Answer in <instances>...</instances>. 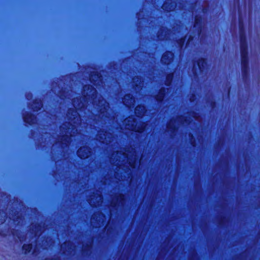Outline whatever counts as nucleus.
<instances>
[{
	"label": "nucleus",
	"instance_id": "f257e3e1",
	"mask_svg": "<svg viewBox=\"0 0 260 260\" xmlns=\"http://www.w3.org/2000/svg\"><path fill=\"white\" fill-rule=\"evenodd\" d=\"M82 98H75L73 103L76 109H82L87 106L88 102L96 106V109L100 112L99 115L101 120L106 122V119L110 118L111 110L110 109L109 104L103 99L101 95H97L96 91L94 88L90 85H85L83 87Z\"/></svg>",
	"mask_w": 260,
	"mask_h": 260
},
{
	"label": "nucleus",
	"instance_id": "f03ea898",
	"mask_svg": "<svg viewBox=\"0 0 260 260\" xmlns=\"http://www.w3.org/2000/svg\"><path fill=\"white\" fill-rule=\"evenodd\" d=\"M67 117L71 121L65 122L60 127V134L58 141L62 147L64 148L69 146L71 142L70 136H73L78 132L77 127L85 128V123H82L80 116L77 112L73 109H70L67 113Z\"/></svg>",
	"mask_w": 260,
	"mask_h": 260
},
{
	"label": "nucleus",
	"instance_id": "7ed1b4c3",
	"mask_svg": "<svg viewBox=\"0 0 260 260\" xmlns=\"http://www.w3.org/2000/svg\"><path fill=\"white\" fill-rule=\"evenodd\" d=\"M140 153L133 146L123 150L114 151L110 155V160L113 161L124 162L127 159V162L134 161L135 162L139 158Z\"/></svg>",
	"mask_w": 260,
	"mask_h": 260
},
{
	"label": "nucleus",
	"instance_id": "20e7f679",
	"mask_svg": "<svg viewBox=\"0 0 260 260\" xmlns=\"http://www.w3.org/2000/svg\"><path fill=\"white\" fill-rule=\"evenodd\" d=\"M191 121L192 119H191L190 114H188L185 116L178 117L176 119H172L168 124L167 132L172 136V134L175 132L180 124L189 123Z\"/></svg>",
	"mask_w": 260,
	"mask_h": 260
},
{
	"label": "nucleus",
	"instance_id": "39448f33",
	"mask_svg": "<svg viewBox=\"0 0 260 260\" xmlns=\"http://www.w3.org/2000/svg\"><path fill=\"white\" fill-rule=\"evenodd\" d=\"M146 124L144 122H137L133 117H128L122 121L121 128L128 129L139 133L143 132L146 127Z\"/></svg>",
	"mask_w": 260,
	"mask_h": 260
},
{
	"label": "nucleus",
	"instance_id": "423d86ee",
	"mask_svg": "<svg viewBox=\"0 0 260 260\" xmlns=\"http://www.w3.org/2000/svg\"><path fill=\"white\" fill-rule=\"evenodd\" d=\"M241 66L242 74L243 77L245 78L248 72V62L247 56V45L245 43V38L243 36L241 38Z\"/></svg>",
	"mask_w": 260,
	"mask_h": 260
},
{
	"label": "nucleus",
	"instance_id": "0eeeda50",
	"mask_svg": "<svg viewBox=\"0 0 260 260\" xmlns=\"http://www.w3.org/2000/svg\"><path fill=\"white\" fill-rule=\"evenodd\" d=\"M96 139L102 143L107 144L113 141V137L111 133L100 131L96 135Z\"/></svg>",
	"mask_w": 260,
	"mask_h": 260
},
{
	"label": "nucleus",
	"instance_id": "6e6552de",
	"mask_svg": "<svg viewBox=\"0 0 260 260\" xmlns=\"http://www.w3.org/2000/svg\"><path fill=\"white\" fill-rule=\"evenodd\" d=\"M189 141L190 144L193 147H197L200 146L202 144L203 139L202 136L201 135H197L196 136H193L192 134H189Z\"/></svg>",
	"mask_w": 260,
	"mask_h": 260
},
{
	"label": "nucleus",
	"instance_id": "1a4fd4ad",
	"mask_svg": "<svg viewBox=\"0 0 260 260\" xmlns=\"http://www.w3.org/2000/svg\"><path fill=\"white\" fill-rule=\"evenodd\" d=\"M206 62L204 59H200L198 61L197 64H195L193 67L194 72L196 75L201 74L206 68Z\"/></svg>",
	"mask_w": 260,
	"mask_h": 260
},
{
	"label": "nucleus",
	"instance_id": "9d476101",
	"mask_svg": "<svg viewBox=\"0 0 260 260\" xmlns=\"http://www.w3.org/2000/svg\"><path fill=\"white\" fill-rule=\"evenodd\" d=\"M91 153L90 148L87 146L81 147L77 151V154L82 159L89 157Z\"/></svg>",
	"mask_w": 260,
	"mask_h": 260
},
{
	"label": "nucleus",
	"instance_id": "9b49d317",
	"mask_svg": "<svg viewBox=\"0 0 260 260\" xmlns=\"http://www.w3.org/2000/svg\"><path fill=\"white\" fill-rule=\"evenodd\" d=\"M122 102L126 107H131L134 105L135 100L131 94H127L124 96Z\"/></svg>",
	"mask_w": 260,
	"mask_h": 260
},
{
	"label": "nucleus",
	"instance_id": "f8f14e48",
	"mask_svg": "<svg viewBox=\"0 0 260 260\" xmlns=\"http://www.w3.org/2000/svg\"><path fill=\"white\" fill-rule=\"evenodd\" d=\"M173 58V54L171 52H167L164 54L161 58V62L165 64H169Z\"/></svg>",
	"mask_w": 260,
	"mask_h": 260
},
{
	"label": "nucleus",
	"instance_id": "ddd939ff",
	"mask_svg": "<svg viewBox=\"0 0 260 260\" xmlns=\"http://www.w3.org/2000/svg\"><path fill=\"white\" fill-rule=\"evenodd\" d=\"M90 80L91 82L95 84H99L102 82L101 76L96 72H93L90 75Z\"/></svg>",
	"mask_w": 260,
	"mask_h": 260
},
{
	"label": "nucleus",
	"instance_id": "4468645a",
	"mask_svg": "<svg viewBox=\"0 0 260 260\" xmlns=\"http://www.w3.org/2000/svg\"><path fill=\"white\" fill-rule=\"evenodd\" d=\"M133 86L135 88V90L138 91L141 89L143 86V83L141 81V79L139 77H135L133 78Z\"/></svg>",
	"mask_w": 260,
	"mask_h": 260
},
{
	"label": "nucleus",
	"instance_id": "2eb2a0df",
	"mask_svg": "<svg viewBox=\"0 0 260 260\" xmlns=\"http://www.w3.org/2000/svg\"><path fill=\"white\" fill-rule=\"evenodd\" d=\"M12 216L13 217V221L14 222H17L19 223L22 220V216L19 214V211L16 209L12 210Z\"/></svg>",
	"mask_w": 260,
	"mask_h": 260
},
{
	"label": "nucleus",
	"instance_id": "dca6fc26",
	"mask_svg": "<svg viewBox=\"0 0 260 260\" xmlns=\"http://www.w3.org/2000/svg\"><path fill=\"white\" fill-rule=\"evenodd\" d=\"M33 248L32 243L23 244L22 246V250L24 254H28L31 253Z\"/></svg>",
	"mask_w": 260,
	"mask_h": 260
},
{
	"label": "nucleus",
	"instance_id": "f3484780",
	"mask_svg": "<svg viewBox=\"0 0 260 260\" xmlns=\"http://www.w3.org/2000/svg\"><path fill=\"white\" fill-rule=\"evenodd\" d=\"M175 4L174 3L167 1L164 4L162 8L167 11H171L173 10L175 8Z\"/></svg>",
	"mask_w": 260,
	"mask_h": 260
},
{
	"label": "nucleus",
	"instance_id": "a211bd4d",
	"mask_svg": "<svg viewBox=\"0 0 260 260\" xmlns=\"http://www.w3.org/2000/svg\"><path fill=\"white\" fill-rule=\"evenodd\" d=\"M36 117L32 114H27L24 116V120L29 124H34L36 122Z\"/></svg>",
	"mask_w": 260,
	"mask_h": 260
},
{
	"label": "nucleus",
	"instance_id": "6ab92c4d",
	"mask_svg": "<svg viewBox=\"0 0 260 260\" xmlns=\"http://www.w3.org/2000/svg\"><path fill=\"white\" fill-rule=\"evenodd\" d=\"M145 111V107L142 105L138 106L135 109V113L138 117H141L144 115Z\"/></svg>",
	"mask_w": 260,
	"mask_h": 260
},
{
	"label": "nucleus",
	"instance_id": "aec40b11",
	"mask_svg": "<svg viewBox=\"0 0 260 260\" xmlns=\"http://www.w3.org/2000/svg\"><path fill=\"white\" fill-rule=\"evenodd\" d=\"M202 26V19L201 18L196 17L195 18V23L194 27L196 28L197 29H198V34H200L201 31V28Z\"/></svg>",
	"mask_w": 260,
	"mask_h": 260
},
{
	"label": "nucleus",
	"instance_id": "412c9836",
	"mask_svg": "<svg viewBox=\"0 0 260 260\" xmlns=\"http://www.w3.org/2000/svg\"><path fill=\"white\" fill-rule=\"evenodd\" d=\"M168 89H165V88H161L158 94L156 96V99L157 101H161L164 98V95L166 92V90H168Z\"/></svg>",
	"mask_w": 260,
	"mask_h": 260
},
{
	"label": "nucleus",
	"instance_id": "4be33fe9",
	"mask_svg": "<svg viewBox=\"0 0 260 260\" xmlns=\"http://www.w3.org/2000/svg\"><path fill=\"white\" fill-rule=\"evenodd\" d=\"M42 107V104L40 100H36L31 106V108L34 111H38Z\"/></svg>",
	"mask_w": 260,
	"mask_h": 260
},
{
	"label": "nucleus",
	"instance_id": "5701e85b",
	"mask_svg": "<svg viewBox=\"0 0 260 260\" xmlns=\"http://www.w3.org/2000/svg\"><path fill=\"white\" fill-rule=\"evenodd\" d=\"M166 32L165 29H161L160 31L158 32V37L160 40L164 39L166 37Z\"/></svg>",
	"mask_w": 260,
	"mask_h": 260
},
{
	"label": "nucleus",
	"instance_id": "b1692460",
	"mask_svg": "<svg viewBox=\"0 0 260 260\" xmlns=\"http://www.w3.org/2000/svg\"><path fill=\"white\" fill-rule=\"evenodd\" d=\"M116 200L117 202H119L120 203H122L124 202L125 200V196L124 194L123 193H119L118 195H117L116 197Z\"/></svg>",
	"mask_w": 260,
	"mask_h": 260
},
{
	"label": "nucleus",
	"instance_id": "393cba45",
	"mask_svg": "<svg viewBox=\"0 0 260 260\" xmlns=\"http://www.w3.org/2000/svg\"><path fill=\"white\" fill-rule=\"evenodd\" d=\"M5 221V216L4 214V211L0 209V225L3 224Z\"/></svg>",
	"mask_w": 260,
	"mask_h": 260
},
{
	"label": "nucleus",
	"instance_id": "a878e982",
	"mask_svg": "<svg viewBox=\"0 0 260 260\" xmlns=\"http://www.w3.org/2000/svg\"><path fill=\"white\" fill-rule=\"evenodd\" d=\"M91 248V246L90 244H87L86 247L82 249V253L88 254V252L90 251Z\"/></svg>",
	"mask_w": 260,
	"mask_h": 260
},
{
	"label": "nucleus",
	"instance_id": "bb28decb",
	"mask_svg": "<svg viewBox=\"0 0 260 260\" xmlns=\"http://www.w3.org/2000/svg\"><path fill=\"white\" fill-rule=\"evenodd\" d=\"M173 78V75L172 74H169L166 78V84L167 86H169Z\"/></svg>",
	"mask_w": 260,
	"mask_h": 260
},
{
	"label": "nucleus",
	"instance_id": "cd10ccee",
	"mask_svg": "<svg viewBox=\"0 0 260 260\" xmlns=\"http://www.w3.org/2000/svg\"><path fill=\"white\" fill-rule=\"evenodd\" d=\"M34 228L35 229V231L38 232L41 230L42 225L40 223L35 224L34 225Z\"/></svg>",
	"mask_w": 260,
	"mask_h": 260
},
{
	"label": "nucleus",
	"instance_id": "c85d7f7f",
	"mask_svg": "<svg viewBox=\"0 0 260 260\" xmlns=\"http://www.w3.org/2000/svg\"><path fill=\"white\" fill-rule=\"evenodd\" d=\"M225 219V216H221L219 219V224L220 225L222 224L224 222Z\"/></svg>",
	"mask_w": 260,
	"mask_h": 260
},
{
	"label": "nucleus",
	"instance_id": "c756f323",
	"mask_svg": "<svg viewBox=\"0 0 260 260\" xmlns=\"http://www.w3.org/2000/svg\"><path fill=\"white\" fill-rule=\"evenodd\" d=\"M1 195L2 197H5L7 199H9L11 198V195L10 194H8V193L5 192H2L1 193Z\"/></svg>",
	"mask_w": 260,
	"mask_h": 260
},
{
	"label": "nucleus",
	"instance_id": "7c9ffc66",
	"mask_svg": "<svg viewBox=\"0 0 260 260\" xmlns=\"http://www.w3.org/2000/svg\"><path fill=\"white\" fill-rule=\"evenodd\" d=\"M159 177H160V182H159V185L161 186V184H162V172L160 170V174H159Z\"/></svg>",
	"mask_w": 260,
	"mask_h": 260
},
{
	"label": "nucleus",
	"instance_id": "2f4dec72",
	"mask_svg": "<svg viewBox=\"0 0 260 260\" xmlns=\"http://www.w3.org/2000/svg\"><path fill=\"white\" fill-rule=\"evenodd\" d=\"M191 118H193L194 120H197V116H196V114L194 113H193L191 115Z\"/></svg>",
	"mask_w": 260,
	"mask_h": 260
},
{
	"label": "nucleus",
	"instance_id": "473e14b6",
	"mask_svg": "<svg viewBox=\"0 0 260 260\" xmlns=\"http://www.w3.org/2000/svg\"><path fill=\"white\" fill-rule=\"evenodd\" d=\"M190 100L191 102L193 101H194V96H192V97H191V98H190Z\"/></svg>",
	"mask_w": 260,
	"mask_h": 260
},
{
	"label": "nucleus",
	"instance_id": "72a5a7b5",
	"mask_svg": "<svg viewBox=\"0 0 260 260\" xmlns=\"http://www.w3.org/2000/svg\"><path fill=\"white\" fill-rule=\"evenodd\" d=\"M213 102H211V107H213Z\"/></svg>",
	"mask_w": 260,
	"mask_h": 260
},
{
	"label": "nucleus",
	"instance_id": "f704fd0d",
	"mask_svg": "<svg viewBox=\"0 0 260 260\" xmlns=\"http://www.w3.org/2000/svg\"><path fill=\"white\" fill-rule=\"evenodd\" d=\"M14 200H16V201H18L17 198H15V197L14 198Z\"/></svg>",
	"mask_w": 260,
	"mask_h": 260
},
{
	"label": "nucleus",
	"instance_id": "c9c22d12",
	"mask_svg": "<svg viewBox=\"0 0 260 260\" xmlns=\"http://www.w3.org/2000/svg\"><path fill=\"white\" fill-rule=\"evenodd\" d=\"M27 99H29V97L28 96V95L27 96Z\"/></svg>",
	"mask_w": 260,
	"mask_h": 260
},
{
	"label": "nucleus",
	"instance_id": "e433bc0d",
	"mask_svg": "<svg viewBox=\"0 0 260 260\" xmlns=\"http://www.w3.org/2000/svg\"><path fill=\"white\" fill-rule=\"evenodd\" d=\"M61 96H63V95H61ZM64 97H66V95H63Z\"/></svg>",
	"mask_w": 260,
	"mask_h": 260
}]
</instances>
